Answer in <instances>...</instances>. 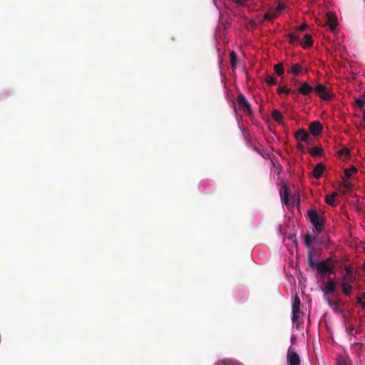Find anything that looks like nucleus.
<instances>
[{"label": "nucleus", "mask_w": 365, "mask_h": 365, "mask_svg": "<svg viewBox=\"0 0 365 365\" xmlns=\"http://www.w3.org/2000/svg\"><path fill=\"white\" fill-rule=\"evenodd\" d=\"M315 251L309 250L307 253V264L308 268L311 270H316V277L319 279H324L327 276L332 274L335 272V264L337 259L334 257H330L326 259L316 262L314 260V255Z\"/></svg>", "instance_id": "f257e3e1"}, {"label": "nucleus", "mask_w": 365, "mask_h": 365, "mask_svg": "<svg viewBox=\"0 0 365 365\" xmlns=\"http://www.w3.org/2000/svg\"><path fill=\"white\" fill-rule=\"evenodd\" d=\"M307 215L309 218L310 222L314 227L318 233L322 232L325 227V220L322 216L314 210H309Z\"/></svg>", "instance_id": "f03ea898"}, {"label": "nucleus", "mask_w": 365, "mask_h": 365, "mask_svg": "<svg viewBox=\"0 0 365 365\" xmlns=\"http://www.w3.org/2000/svg\"><path fill=\"white\" fill-rule=\"evenodd\" d=\"M314 92L322 100L329 101L333 98L334 95L323 84L319 83L314 87Z\"/></svg>", "instance_id": "7ed1b4c3"}, {"label": "nucleus", "mask_w": 365, "mask_h": 365, "mask_svg": "<svg viewBox=\"0 0 365 365\" xmlns=\"http://www.w3.org/2000/svg\"><path fill=\"white\" fill-rule=\"evenodd\" d=\"M237 102L240 108H242L244 112L247 113L249 115L252 114L251 104L248 102L242 93H239L237 95Z\"/></svg>", "instance_id": "20e7f679"}, {"label": "nucleus", "mask_w": 365, "mask_h": 365, "mask_svg": "<svg viewBox=\"0 0 365 365\" xmlns=\"http://www.w3.org/2000/svg\"><path fill=\"white\" fill-rule=\"evenodd\" d=\"M314 91V88L312 86L307 82H302L300 83V86L297 89V92L295 93V94L300 93L302 96L311 98Z\"/></svg>", "instance_id": "39448f33"}, {"label": "nucleus", "mask_w": 365, "mask_h": 365, "mask_svg": "<svg viewBox=\"0 0 365 365\" xmlns=\"http://www.w3.org/2000/svg\"><path fill=\"white\" fill-rule=\"evenodd\" d=\"M322 128H323L322 124L318 120L312 122L309 124V132L313 135H319L321 133Z\"/></svg>", "instance_id": "423d86ee"}, {"label": "nucleus", "mask_w": 365, "mask_h": 365, "mask_svg": "<svg viewBox=\"0 0 365 365\" xmlns=\"http://www.w3.org/2000/svg\"><path fill=\"white\" fill-rule=\"evenodd\" d=\"M287 361L289 365H300V358L297 353L291 351L290 349L287 352Z\"/></svg>", "instance_id": "0eeeda50"}, {"label": "nucleus", "mask_w": 365, "mask_h": 365, "mask_svg": "<svg viewBox=\"0 0 365 365\" xmlns=\"http://www.w3.org/2000/svg\"><path fill=\"white\" fill-rule=\"evenodd\" d=\"M295 138L298 140H301L307 143H309L311 140V137L309 134L304 129H299L294 135Z\"/></svg>", "instance_id": "6e6552de"}, {"label": "nucleus", "mask_w": 365, "mask_h": 365, "mask_svg": "<svg viewBox=\"0 0 365 365\" xmlns=\"http://www.w3.org/2000/svg\"><path fill=\"white\" fill-rule=\"evenodd\" d=\"M336 290V282L332 279H329L325 287L322 288V291L325 295L331 294Z\"/></svg>", "instance_id": "1a4fd4ad"}, {"label": "nucleus", "mask_w": 365, "mask_h": 365, "mask_svg": "<svg viewBox=\"0 0 365 365\" xmlns=\"http://www.w3.org/2000/svg\"><path fill=\"white\" fill-rule=\"evenodd\" d=\"M327 23L329 24L330 30L332 32H334L336 29V27H337V25H338L336 17L332 13H327Z\"/></svg>", "instance_id": "9d476101"}, {"label": "nucleus", "mask_w": 365, "mask_h": 365, "mask_svg": "<svg viewBox=\"0 0 365 365\" xmlns=\"http://www.w3.org/2000/svg\"><path fill=\"white\" fill-rule=\"evenodd\" d=\"M325 169H326V166L324 164H323V163L317 164L314 166V170H313L314 177L316 179H319L322 176Z\"/></svg>", "instance_id": "9b49d317"}, {"label": "nucleus", "mask_w": 365, "mask_h": 365, "mask_svg": "<svg viewBox=\"0 0 365 365\" xmlns=\"http://www.w3.org/2000/svg\"><path fill=\"white\" fill-rule=\"evenodd\" d=\"M345 274L342 277V281L354 282L355 281V276L353 274L352 269L346 265L344 267Z\"/></svg>", "instance_id": "f8f14e48"}, {"label": "nucleus", "mask_w": 365, "mask_h": 365, "mask_svg": "<svg viewBox=\"0 0 365 365\" xmlns=\"http://www.w3.org/2000/svg\"><path fill=\"white\" fill-rule=\"evenodd\" d=\"M214 365H244V364L235 359H225L218 361Z\"/></svg>", "instance_id": "ddd939ff"}, {"label": "nucleus", "mask_w": 365, "mask_h": 365, "mask_svg": "<svg viewBox=\"0 0 365 365\" xmlns=\"http://www.w3.org/2000/svg\"><path fill=\"white\" fill-rule=\"evenodd\" d=\"M351 282H344L342 281L341 283V291L343 293L347 296H349L352 292V286L351 285Z\"/></svg>", "instance_id": "4468645a"}, {"label": "nucleus", "mask_w": 365, "mask_h": 365, "mask_svg": "<svg viewBox=\"0 0 365 365\" xmlns=\"http://www.w3.org/2000/svg\"><path fill=\"white\" fill-rule=\"evenodd\" d=\"M277 14L276 11H274V9H270L267 12L264 14L263 21H272L275 18L277 17Z\"/></svg>", "instance_id": "2eb2a0df"}, {"label": "nucleus", "mask_w": 365, "mask_h": 365, "mask_svg": "<svg viewBox=\"0 0 365 365\" xmlns=\"http://www.w3.org/2000/svg\"><path fill=\"white\" fill-rule=\"evenodd\" d=\"M338 196L337 192H334L329 195L326 196L325 202L330 206L335 207L336 205L335 201L336 198Z\"/></svg>", "instance_id": "dca6fc26"}, {"label": "nucleus", "mask_w": 365, "mask_h": 365, "mask_svg": "<svg viewBox=\"0 0 365 365\" xmlns=\"http://www.w3.org/2000/svg\"><path fill=\"white\" fill-rule=\"evenodd\" d=\"M312 37L310 34H306L304 38V41L301 42V45L304 48L311 47L313 45Z\"/></svg>", "instance_id": "f3484780"}, {"label": "nucleus", "mask_w": 365, "mask_h": 365, "mask_svg": "<svg viewBox=\"0 0 365 365\" xmlns=\"http://www.w3.org/2000/svg\"><path fill=\"white\" fill-rule=\"evenodd\" d=\"M289 195H290L289 188L287 186L284 185L281 190V195H282L283 200L284 201L285 203H287L289 202Z\"/></svg>", "instance_id": "a211bd4d"}, {"label": "nucleus", "mask_w": 365, "mask_h": 365, "mask_svg": "<svg viewBox=\"0 0 365 365\" xmlns=\"http://www.w3.org/2000/svg\"><path fill=\"white\" fill-rule=\"evenodd\" d=\"M300 305V299L297 295H295L292 303V312H299Z\"/></svg>", "instance_id": "6ab92c4d"}, {"label": "nucleus", "mask_w": 365, "mask_h": 365, "mask_svg": "<svg viewBox=\"0 0 365 365\" xmlns=\"http://www.w3.org/2000/svg\"><path fill=\"white\" fill-rule=\"evenodd\" d=\"M230 64L232 68L234 70L237 67V55L235 51H231L230 53Z\"/></svg>", "instance_id": "aec40b11"}, {"label": "nucleus", "mask_w": 365, "mask_h": 365, "mask_svg": "<svg viewBox=\"0 0 365 365\" xmlns=\"http://www.w3.org/2000/svg\"><path fill=\"white\" fill-rule=\"evenodd\" d=\"M274 72L278 76H281L284 73V66L282 63H279L274 66Z\"/></svg>", "instance_id": "412c9836"}, {"label": "nucleus", "mask_w": 365, "mask_h": 365, "mask_svg": "<svg viewBox=\"0 0 365 365\" xmlns=\"http://www.w3.org/2000/svg\"><path fill=\"white\" fill-rule=\"evenodd\" d=\"M309 153L314 157L321 156L323 153V149L320 147H314L310 150Z\"/></svg>", "instance_id": "4be33fe9"}, {"label": "nucleus", "mask_w": 365, "mask_h": 365, "mask_svg": "<svg viewBox=\"0 0 365 365\" xmlns=\"http://www.w3.org/2000/svg\"><path fill=\"white\" fill-rule=\"evenodd\" d=\"M272 117L275 121L278 123H280L282 120V115L278 110H274L272 112Z\"/></svg>", "instance_id": "5701e85b"}, {"label": "nucleus", "mask_w": 365, "mask_h": 365, "mask_svg": "<svg viewBox=\"0 0 365 365\" xmlns=\"http://www.w3.org/2000/svg\"><path fill=\"white\" fill-rule=\"evenodd\" d=\"M287 37L289 38V43L293 44L299 41V34H295L294 33H289Z\"/></svg>", "instance_id": "b1692460"}, {"label": "nucleus", "mask_w": 365, "mask_h": 365, "mask_svg": "<svg viewBox=\"0 0 365 365\" xmlns=\"http://www.w3.org/2000/svg\"><path fill=\"white\" fill-rule=\"evenodd\" d=\"M302 69V67L300 64L294 63L292 65L290 72L297 76L301 72Z\"/></svg>", "instance_id": "393cba45"}, {"label": "nucleus", "mask_w": 365, "mask_h": 365, "mask_svg": "<svg viewBox=\"0 0 365 365\" xmlns=\"http://www.w3.org/2000/svg\"><path fill=\"white\" fill-rule=\"evenodd\" d=\"M356 173L357 172V168L354 166V165H351L349 168H346L344 170V175H345V178H349L351 177V173Z\"/></svg>", "instance_id": "a878e982"}, {"label": "nucleus", "mask_w": 365, "mask_h": 365, "mask_svg": "<svg viewBox=\"0 0 365 365\" xmlns=\"http://www.w3.org/2000/svg\"><path fill=\"white\" fill-rule=\"evenodd\" d=\"M313 239L309 234H307L304 236V243L307 248H311L312 246Z\"/></svg>", "instance_id": "bb28decb"}, {"label": "nucleus", "mask_w": 365, "mask_h": 365, "mask_svg": "<svg viewBox=\"0 0 365 365\" xmlns=\"http://www.w3.org/2000/svg\"><path fill=\"white\" fill-rule=\"evenodd\" d=\"M291 91H292V90L290 88H287L285 86H279L277 88V93L278 94L284 93L286 95H289V93H291Z\"/></svg>", "instance_id": "cd10ccee"}, {"label": "nucleus", "mask_w": 365, "mask_h": 365, "mask_svg": "<svg viewBox=\"0 0 365 365\" xmlns=\"http://www.w3.org/2000/svg\"><path fill=\"white\" fill-rule=\"evenodd\" d=\"M265 82L270 86L277 84V78L272 76L267 75L265 79Z\"/></svg>", "instance_id": "c85d7f7f"}, {"label": "nucleus", "mask_w": 365, "mask_h": 365, "mask_svg": "<svg viewBox=\"0 0 365 365\" xmlns=\"http://www.w3.org/2000/svg\"><path fill=\"white\" fill-rule=\"evenodd\" d=\"M357 303L365 309V292H364L361 297H357Z\"/></svg>", "instance_id": "c756f323"}, {"label": "nucleus", "mask_w": 365, "mask_h": 365, "mask_svg": "<svg viewBox=\"0 0 365 365\" xmlns=\"http://www.w3.org/2000/svg\"><path fill=\"white\" fill-rule=\"evenodd\" d=\"M341 186L346 188V190H351L353 187V184L347 180H344V182Z\"/></svg>", "instance_id": "7c9ffc66"}, {"label": "nucleus", "mask_w": 365, "mask_h": 365, "mask_svg": "<svg viewBox=\"0 0 365 365\" xmlns=\"http://www.w3.org/2000/svg\"><path fill=\"white\" fill-rule=\"evenodd\" d=\"M336 364L337 365H348L347 361L341 356H339L336 358Z\"/></svg>", "instance_id": "2f4dec72"}, {"label": "nucleus", "mask_w": 365, "mask_h": 365, "mask_svg": "<svg viewBox=\"0 0 365 365\" xmlns=\"http://www.w3.org/2000/svg\"><path fill=\"white\" fill-rule=\"evenodd\" d=\"M285 6L284 4L282 2H279L277 6L274 9V11H276V13L277 15L284 9Z\"/></svg>", "instance_id": "473e14b6"}, {"label": "nucleus", "mask_w": 365, "mask_h": 365, "mask_svg": "<svg viewBox=\"0 0 365 365\" xmlns=\"http://www.w3.org/2000/svg\"><path fill=\"white\" fill-rule=\"evenodd\" d=\"M237 6H244L247 4L248 0H232Z\"/></svg>", "instance_id": "72a5a7b5"}, {"label": "nucleus", "mask_w": 365, "mask_h": 365, "mask_svg": "<svg viewBox=\"0 0 365 365\" xmlns=\"http://www.w3.org/2000/svg\"><path fill=\"white\" fill-rule=\"evenodd\" d=\"M338 154L339 155H349V150L347 148L340 149L338 151Z\"/></svg>", "instance_id": "f704fd0d"}, {"label": "nucleus", "mask_w": 365, "mask_h": 365, "mask_svg": "<svg viewBox=\"0 0 365 365\" xmlns=\"http://www.w3.org/2000/svg\"><path fill=\"white\" fill-rule=\"evenodd\" d=\"M355 103L357 105V106L360 108V109H363L364 108V101L360 99V98H356L355 100Z\"/></svg>", "instance_id": "c9c22d12"}, {"label": "nucleus", "mask_w": 365, "mask_h": 365, "mask_svg": "<svg viewBox=\"0 0 365 365\" xmlns=\"http://www.w3.org/2000/svg\"><path fill=\"white\" fill-rule=\"evenodd\" d=\"M307 28V24H303L301 26L297 27L296 28V31L297 32L304 31Z\"/></svg>", "instance_id": "e433bc0d"}, {"label": "nucleus", "mask_w": 365, "mask_h": 365, "mask_svg": "<svg viewBox=\"0 0 365 365\" xmlns=\"http://www.w3.org/2000/svg\"><path fill=\"white\" fill-rule=\"evenodd\" d=\"M299 312H292V320L294 323L297 322V321L299 318Z\"/></svg>", "instance_id": "4c0bfd02"}, {"label": "nucleus", "mask_w": 365, "mask_h": 365, "mask_svg": "<svg viewBox=\"0 0 365 365\" xmlns=\"http://www.w3.org/2000/svg\"><path fill=\"white\" fill-rule=\"evenodd\" d=\"M354 326L353 325H349L347 327H346V331L349 334H353V331H354Z\"/></svg>", "instance_id": "58836bf2"}, {"label": "nucleus", "mask_w": 365, "mask_h": 365, "mask_svg": "<svg viewBox=\"0 0 365 365\" xmlns=\"http://www.w3.org/2000/svg\"><path fill=\"white\" fill-rule=\"evenodd\" d=\"M297 91H291L292 94V97L294 100L297 99V98L298 97V96L300 94V93H297L295 94V93H297Z\"/></svg>", "instance_id": "ea45409f"}, {"label": "nucleus", "mask_w": 365, "mask_h": 365, "mask_svg": "<svg viewBox=\"0 0 365 365\" xmlns=\"http://www.w3.org/2000/svg\"><path fill=\"white\" fill-rule=\"evenodd\" d=\"M362 118H363V120H365V110L364 111V114H363Z\"/></svg>", "instance_id": "a19ab883"}, {"label": "nucleus", "mask_w": 365, "mask_h": 365, "mask_svg": "<svg viewBox=\"0 0 365 365\" xmlns=\"http://www.w3.org/2000/svg\"><path fill=\"white\" fill-rule=\"evenodd\" d=\"M299 148H303V145H302V144H300V145H299Z\"/></svg>", "instance_id": "79ce46f5"}, {"label": "nucleus", "mask_w": 365, "mask_h": 365, "mask_svg": "<svg viewBox=\"0 0 365 365\" xmlns=\"http://www.w3.org/2000/svg\"><path fill=\"white\" fill-rule=\"evenodd\" d=\"M328 302H329V304L330 305H331V301H330V300H329V299H328Z\"/></svg>", "instance_id": "37998d69"}]
</instances>
